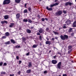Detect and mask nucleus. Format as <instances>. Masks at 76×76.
Here are the masks:
<instances>
[{"mask_svg":"<svg viewBox=\"0 0 76 76\" xmlns=\"http://www.w3.org/2000/svg\"><path fill=\"white\" fill-rule=\"evenodd\" d=\"M55 39H58V37H55Z\"/></svg>","mask_w":76,"mask_h":76,"instance_id":"obj_60","label":"nucleus"},{"mask_svg":"<svg viewBox=\"0 0 76 76\" xmlns=\"http://www.w3.org/2000/svg\"><path fill=\"white\" fill-rule=\"evenodd\" d=\"M68 48L69 49H71V48H72V46L71 45L69 46Z\"/></svg>","mask_w":76,"mask_h":76,"instance_id":"obj_35","label":"nucleus"},{"mask_svg":"<svg viewBox=\"0 0 76 76\" xmlns=\"http://www.w3.org/2000/svg\"><path fill=\"white\" fill-rule=\"evenodd\" d=\"M30 53V52H28L27 53V54H26V55L27 56H29V54Z\"/></svg>","mask_w":76,"mask_h":76,"instance_id":"obj_46","label":"nucleus"},{"mask_svg":"<svg viewBox=\"0 0 76 76\" xmlns=\"http://www.w3.org/2000/svg\"><path fill=\"white\" fill-rule=\"evenodd\" d=\"M1 74L2 75H4L5 74H6V72H1Z\"/></svg>","mask_w":76,"mask_h":76,"instance_id":"obj_30","label":"nucleus"},{"mask_svg":"<svg viewBox=\"0 0 76 76\" xmlns=\"http://www.w3.org/2000/svg\"><path fill=\"white\" fill-rule=\"evenodd\" d=\"M21 0H15V2L16 3H19L20 2Z\"/></svg>","mask_w":76,"mask_h":76,"instance_id":"obj_19","label":"nucleus"},{"mask_svg":"<svg viewBox=\"0 0 76 76\" xmlns=\"http://www.w3.org/2000/svg\"><path fill=\"white\" fill-rule=\"evenodd\" d=\"M14 25H15V24L14 23H11V25H10V28H12V27H13Z\"/></svg>","mask_w":76,"mask_h":76,"instance_id":"obj_20","label":"nucleus"},{"mask_svg":"<svg viewBox=\"0 0 76 76\" xmlns=\"http://www.w3.org/2000/svg\"><path fill=\"white\" fill-rule=\"evenodd\" d=\"M67 76V74H63L62 76Z\"/></svg>","mask_w":76,"mask_h":76,"instance_id":"obj_49","label":"nucleus"},{"mask_svg":"<svg viewBox=\"0 0 76 76\" xmlns=\"http://www.w3.org/2000/svg\"><path fill=\"white\" fill-rule=\"evenodd\" d=\"M52 63L54 64H56L57 63V61L56 60H53L52 61Z\"/></svg>","mask_w":76,"mask_h":76,"instance_id":"obj_8","label":"nucleus"},{"mask_svg":"<svg viewBox=\"0 0 76 76\" xmlns=\"http://www.w3.org/2000/svg\"><path fill=\"white\" fill-rule=\"evenodd\" d=\"M45 20H47V21H48V18H45Z\"/></svg>","mask_w":76,"mask_h":76,"instance_id":"obj_58","label":"nucleus"},{"mask_svg":"<svg viewBox=\"0 0 76 76\" xmlns=\"http://www.w3.org/2000/svg\"><path fill=\"white\" fill-rule=\"evenodd\" d=\"M50 6V7H53V6H55L54 4H53L51 5Z\"/></svg>","mask_w":76,"mask_h":76,"instance_id":"obj_33","label":"nucleus"},{"mask_svg":"<svg viewBox=\"0 0 76 76\" xmlns=\"http://www.w3.org/2000/svg\"><path fill=\"white\" fill-rule=\"evenodd\" d=\"M26 5H27V4H26L25 5H24V7H26Z\"/></svg>","mask_w":76,"mask_h":76,"instance_id":"obj_56","label":"nucleus"},{"mask_svg":"<svg viewBox=\"0 0 76 76\" xmlns=\"http://www.w3.org/2000/svg\"><path fill=\"white\" fill-rule=\"evenodd\" d=\"M62 28H64V29H65V28H67V27L64 26H62Z\"/></svg>","mask_w":76,"mask_h":76,"instance_id":"obj_41","label":"nucleus"},{"mask_svg":"<svg viewBox=\"0 0 76 76\" xmlns=\"http://www.w3.org/2000/svg\"><path fill=\"white\" fill-rule=\"evenodd\" d=\"M20 73H21V72H20V71H19V72H18V73L19 75H20Z\"/></svg>","mask_w":76,"mask_h":76,"instance_id":"obj_40","label":"nucleus"},{"mask_svg":"<svg viewBox=\"0 0 76 76\" xmlns=\"http://www.w3.org/2000/svg\"><path fill=\"white\" fill-rule=\"evenodd\" d=\"M46 31H49V28L48 27L46 28Z\"/></svg>","mask_w":76,"mask_h":76,"instance_id":"obj_38","label":"nucleus"},{"mask_svg":"<svg viewBox=\"0 0 76 76\" xmlns=\"http://www.w3.org/2000/svg\"><path fill=\"white\" fill-rule=\"evenodd\" d=\"M14 75H15L12 74H10V76H14Z\"/></svg>","mask_w":76,"mask_h":76,"instance_id":"obj_52","label":"nucleus"},{"mask_svg":"<svg viewBox=\"0 0 76 76\" xmlns=\"http://www.w3.org/2000/svg\"><path fill=\"white\" fill-rule=\"evenodd\" d=\"M56 57H57V56H53V58H56Z\"/></svg>","mask_w":76,"mask_h":76,"instance_id":"obj_59","label":"nucleus"},{"mask_svg":"<svg viewBox=\"0 0 76 76\" xmlns=\"http://www.w3.org/2000/svg\"><path fill=\"white\" fill-rule=\"evenodd\" d=\"M5 44L6 45H8V44H10V41H8L5 42Z\"/></svg>","mask_w":76,"mask_h":76,"instance_id":"obj_23","label":"nucleus"},{"mask_svg":"<svg viewBox=\"0 0 76 76\" xmlns=\"http://www.w3.org/2000/svg\"><path fill=\"white\" fill-rule=\"evenodd\" d=\"M72 4H73V3H71L70 2H67L65 3V6H71Z\"/></svg>","mask_w":76,"mask_h":76,"instance_id":"obj_5","label":"nucleus"},{"mask_svg":"<svg viewBox=\"0 0 76 76\" xmlns=\"http://www.w3.org/2000/svg\"><path fill=\"white\" fill-rule=\"evenodd\" d=\"M28 12V10H27V9H25L24 11V13H27Z\"/></svg>","mask_w":76,"mask_h":76,"instance_id":"obj_29","label":"nucleus"},{"mask_svg":"<svg viewBox=\"0 0 76 76\" xmlns=\"http://www.w3.org/2000/svg\"><path fill=\"white\" fill-rule=\"evenodd\" d=\"M63 12L64 13H65V14H66L67 13V11L65 10H64L63 11Z\"/></svg>","mask_w":76,"mask_h":76,"instance_id":"obj_37","label":"nucleus"},{"mask_svg":"<svg viewBox=\"0 0 76 76\" xmlns=\"http://www.w3.org/2000/svg\"><path fill=\"white\" fill-rule=\"evenodd\" d=\"M61 29H62V28H61V27H59V30H60Z\"/></svg>","mask_w":76,"mask_h":76,"instance_id":"obj_57","label":"nucleus"},{"mask_svg":"<svg viewBox=\"0 0 76 76\" xmlns=\"http://www.w3.org/2000/svg\"><path fill=\"white\" fill-rule=\"evenodd\" d=\"M46 39H47V41H49V39H48V38H46Z\"/></svg>","mask_w":76,"mask_h":76,"instance_id":"obj_61","label":"nucleus"},{"mask_svg":"<svg viewBox=\"0 0 76 76\" xmlns=\"http://www.w3.org/2000/svg\"><path fill=\"white\" fill-rule=\"evenodd\" d=\"M23 41L25 42L26 41V38L25 37H23L22 38Z\"/></svg>","mask_w":76,"mask_h":76,"instance_id":"obj_25","label":"nucleus"},{"mask_svg":"<svg viewBox=\"0 0 76 76\" xmlns=\"http://www.w3.org/2000/svg\"><path fill=\"white\" fill-rule=\"evenodd\" d=\"M5 35L7 37H8L10 36V33L8 32H7L5 33Z\"/></svg>","mask_w":76,"mask_h":76,"instance_id":"obj_16","label":"nucleus"},{"mask_svg":"<svg viewBox=\"0 0 76 76\" xmlns=\"http://www.w3.org/2000/svg\"><path fill=\"white\" fill-rule=\"evenodd\" d=\"M48 6H47L46 7V9L47 10H49V11H51L53 10V8L51 7L48 8Z\"/></svg>","mask_w":76,"mask_h":76,"instance_id":"obj_9","label":"nucleus"},{"mask_svg":"<svg viewBox=\"0 0 76 76\" xmlns=\"http://www.w3.org/2000/svg\"><path fill=\"white\" fill-rule=\"evenodd\" d=\"M26 31L28 34H31V30L28 29H26Z\"/></svg>","mask_w":76,"mask_h":76,"instance_id":"obj_12","label":"nucleus"},{"mask_svg":"<svg viewBox=\"0 0 76 76\" xmlns=\"http://www.w3.org/2000/svg\"><path fill=\"white\" fill-rule=\"evenodd\" d=\"M28 67H32V62H28Z\"/></svg>","mask_w":76,"mask_h":76,"instance_id":"obj_11","label":"nucleus"},{"mask_svg":"<svg viewBox=\"0 0 76 76\" xmlns=\"http://www.w3.org/2000/svg\"><path fill=\"white\" fill-rule=\"evenodd\" d=\"M45 44H47V45L48 44L49 45H50L51 44V41H47L46 42Z\"/></svg>","mask_w":76,"mask_h":76,"instance_id":"obj_7","label":"nucleus"},{"mask_svg":"<svg viewBox=\"0 0 76 76\" xmlns=\"http://www.w3.org/2000/svg\"><path fill=\"white\" fill-rule=\"evenodd\" d=\"M19 64H21V63H22V61H19Z\"/></svg>","mask_w":76,"mask_h":76,"instance_id":"obj_47","label":"nucleus"},{"mask_svg":"<svg viewBox=\"0 0 76 76\" xmlns=\"http://www.w3.org/2000/svg\"><path fill=\"white\" fill-rule=\"evenodd\" d=\"M47 73V71H44V74H45V73Z\"/></svg>","mask_w":76,"mask_h":76,"instance_id":"obj_48","label":"nucleus"},{"mask_svg":"<svg viewBox=\"0 0 76 76\" xmlns=\"http://www.w3.org/2000/svg\"><path fill=\"white\" fill-rule=\"evenodd\" d=\"M28 22H29V23H32V20H31L30 19H28Z\"/></svg>","mask_w":76,"mask_h":76,"instance_id":"obj_28","label":"nucleus"},{"mask_svg":"<svg viewBox=\"0 0 76 76\" xmlns=\"http://www.w3.org/2000/svg\"><path fill=\"white\" fill-rule=\"evenodd\" d=\"M39 39H40L41 40L42 39V36H40Z\"/></svg>","mask_w":76,"mask_h":76,"instance_id":"obj_43","label":"nucleus"},{"mask_svg":"<svg viewBox=\"0 0 76 76\" xmlns=\"http://www.w3.org/2000/svg\"><path fill=\"white\" fill-rule=\"evenodd\" d=\"M73 27H76V21H75L74 22L73 25H72Z\"/></svg>","mask_w":76,"mask_h":76,"instance_id":"obj_15","label":"nucleus"},{"mask_svg":"<svg viewBox=\"0 0 76 76\" xmlns=\"http://www.w3.org/2000/svg\"><path fill=\"white\" fill-rule=\"evenodd\" d=\"M61 62H60L58 63L57 65V67L59 69H61Z\"/></svg>","mask_w":76,"mask_h":76,"instance_id":"obj_4","label":"nucleus"},{"mask_svg":"<svg viewBox=\"0 0 76 76\" xmlns=\"http://www.w3.org/2000/svg\"><path fill=\"white\" fill-rule=\"evenodd\" d=\"M10 41L12 43H13V44H15V43H16V42H15L13 39H11Z\"/></svg>","mask_w":76,"mask_h":76,"instance_id":"obj_14","label":"nucleus"},{"mask_svg":"<svg viewBox=\"0 0 76 76\" xmlns=\"http://www.w3.org/2000/svg\"><path fill=\"white\" fill-rule=\"evenodd\" d=\"M73 28H70L68 30L69 32H72L73 31Z\"/></svg>","mask_w":76,"mask_h":76,"instance_id":"obj_22","label":"nucleus"},{"mask_svg":"<svg viewBox=\"0 0 76 76\" xmlns=\"http://www.w3.org/2000/svg\"><path fill=\"white\" fill-rule=\"evenodd\" d=\"M53 33L55 34V35H57L58 34H59V33L58 32H54V31H53Z\"/></svg>","mask_w":76,"mask_h":76,"instance_id":"obj_26","label":"nucleus"},{"mask_svg":"<svg viewBox=\"0 0 76 76\" xmlns=\"http://www.w3.org/2000/svg\"><path fill=\"white\" fill-rule=\"evenodd\" d=\"M66 23L67 25H69V24H70V23H71V21H70V20H67L66 21Z\"/></svg>","mask_w":76,"mask_h":76,"instance_id":"obj_13","label":"nucleus"},{"mask_svg":"<svg viewBox=\"0 0 76 76\" xmlns=\"http://www.w3.org/2000/svg\"><path fill=\"white\" fill-rule=\"evenodd\" d=\"M31 72V69H28L26 71V73H30Z\"/></svg>","mask_w":76,"mask_h":76,"instance_id":"obj_21","label":"nucleus"},{"mask_svg":"<svg viewBox=\"0 0 76 76\" xmlns=\"http://www.w3.org/2000/svg\"><path fill=\"white\" fill-rule=\"evenodd\" d=\"M9 16L8 15H6L4 16V19H8L9 18Z\"/></svg>","mask_w":76,"mask_h":76,"instance_id":"obj_17","label":"nucleus"},{"mask_svg":"<svg viewBox=\"0 0 76 76\" xmlns=\"http://www.w3.org/2000/svg\"><path fill=\"white\" fill-rule=\"evenodd\" d=\"M57 54H60V55H61V53H60L58 52L57 53Z\"/></svg>","mask_w":76,"mask_h":76,"instance_id":"obj_54","label":"nucleus"},{"mask_svg":"<svg viewBox=\"0 0 76 76\" xmlns=\"http://www.w3.org/2000/svg\"><path fill=\"white\" fill-rule=\"evenodd\" d=\"M20 18V14L18 13L16 15V19H19Z\"/></svg>","mask_w":76,"mask_h":76,"instance_id":"obj_10","label":"nucleus"},{"mask_svg":"<svg viewBox=\"0 0 76 76\" xmlns=\"http://www.w3.org/2000/svg\"><path fill=\"white\" fill-rule=\"evenodd\" d=\"M63 25V26H66V24H64V25Z\"/></svg>","mask_w":76,"mask_h":76,"instance_id":"obj_63","label":"nucleus"},{"mask_svg":"<svg viewBox=\"0 0 76 76\" xmlns=\"http://www.w3.org/2000/svg\"><path fill=\"white\" fill-rule=\"evenodd\" d=\"M20 46L17 45L15 47V48H20Z\"/></svg>","mask_w":76,"mask_h":76,"instance_id":"obj_31","label":"nucleus"},{"mask_svg":"<svg viewBox=\"0 0 76 76\" xmlns=\"http://www.w3.org/2000/svg\"><path fill=\"white\" fill-rule=\"evenodd\" d=\"M40 33H39V32H38L37 33V35H40Z\"/></svg>","mask_w":76,"mask_h":76,"instance_id":"obj_42","label":"nucleus"},{"mask_svg":"<svg viewBox=\"0 0 76 76\" xmlns=\"http://www.w3.org/2000/svg\"><path fill=\"white\" fill-rule=\"evenodd\" d=\"M4 66H6V65H7V64L6 63H4Z\"/></svg>","mask_w":76,"mask_h":76,"instance_id":"obj_50","label":"nucleus"},{"mask_svg":"<svg viewBox=\"0 0 76 76\" xmlns=\"http://www.w3.org/2000/svg\"><path fill=\"white\" fill-rule=\"evenodd\" d=\"M69 37L66 35H61L60 36V38L62 40H65L66 39H68Z\"/></svg>","mask_w":76,"mask_h":76,"instance_id":"obj_1","label":"nucleus"},{"mask_svg":"<svg viewBox=\"0 0 76 76\" xmlns=\"http://www.w3.org/2000/svg\"><path fill=\"white\" fill-rule=\"evenodd\" d=\"M31 29H34V27H31Z\"/></svg>","mask_w":76,"mask_h":76,"instance_id":"obj_62","label":"nucleus"},{"mask_svg":"<svg viewBox=\"0 0 76 76\" xmlns=\"http://www.w3.org/2000/svg\"><path fill=\"white\" fill-rule=\"evenodd\" d=\"M41 20L42 21H44L45 20V19L43 18H42Z\"/></svg>","mask_w":76,"mask_h":76,"instance_id":"obj_45","label":"nucleus"},{"mask_svg":"<svg viewBox=\"0 0 76 76\" xmlns=\"http://www.w3.org/2000/svg\"><path fill=\"white\" fill-rule=\"evenodd\" d=\"M58 4H59V3H56L55 4H54V6H56L58 5Z\"/></svg>","mask_w":76,"mask_h":76,"instance_id":"obj_32","label":"nucleus"},{"mask_svg":"<svg viewBox=\"0 0 76 76\" xmlns=\"http://www.w3.org/2000/svg\"><path fill=\"white\" fill-rule=\"evenodd\" d=\"M39 33H42L44 32V29L42 28H40L39 30Z\"/></svg>","mask_w":76,"mask_h":76,"instance_id":"obj_6","label":"nucleus"},{"mask_svg":"<svg viewBox=\"0 0 76 76\" xmlns=\"http://www.w3.org/2000/svg\"><path fill=\"white\" fill-rule=\"evenodd\" d=\"M37 46H38V45H33V48H37Z\"/></svg>","mask_w":76,"mask_h":76,"instance_id":"obj_24","label":"nucleus"},{"mask_svg":"<svg viewBox=\"0 0 76 76\" xmlns=\"http://www.w3.org/2000/svg\"><path fill=\"white\" fill-rule=\"evenodd\" d=\"M1 23L2 24H3L4 23H7V21H6V20L1 21Z\"/></svg>","mask_w":76,"mask_h":76,"instance_id":"obj_18","label":"nucleus"},{"mask_svg":"<svg viewBox=\"0 0 76 76\" xmlns=\"http://www.w3.org/2000/svg\"><path fill=\"white\" fill-rule=\"evenodd\" d=\"M16 59H17V60H19V56H16Z\"/></svg>","mask_w":76,"mask_h":76,"instance_id":"obj_44","label":"nucleus"},{"mask_svg":"<svg viewBox=\"0 0 76 76\" xmlns=\"http://www.w3.org/2000/svg\"><path fill=\"white\" fill-rule=\"evenodd\" d=\"M54 39H55L54 38H52V41H54Z\"/></svg>","mask_w":76,"mask_h":76,"instance_id":"obj_55","label":"nucleus"},{"mask_svg":"<svg viewBox=\"0 0 76 76\" xmlns=\"http://www.w3.org/2000/svg\"><path fill=\"white\" fill-rule=\"evenodd\" d=\"M6 37V36H3L2 37V38L3 39H5V38H6V37Z\"/></svg>","mask_w":76,"mask_h":76,"instance_id":"obj_34","label":"nucleus"},{"mask_svg":"<svg viewBox=\"0 0 76 76\" xmlns=\"http://www.w3.org/2000/svg\"><path fill=\"white\" fill-rule=\"evenodd\" d=\"M28 9L29 11V12H30V11H31V7H29L28 8Z\"/></svg>","mask_w":76,"mask_h":76,"instance_id":"obj_36","label":"nucleus"},{"mask_svg":"<svg viewBox=\"0 0 76 76\" xmlns=\"http://www.w3.org/2000/svg\"><path fill=\"white\" fill-rule=\"evenodd\" d=\"M71 36H73V35H74V33H71Z\"/></svg>","mask_w":76,"mask_h":76,"instance_id":"obj_51","label":"nucleus"},{"mask_svg":"<svg viewBox=\"0 0 76 76\" xmlns=\"http://www.w3.org/2000/svg\"><path fill=\"white\" fill-rule=\"evenodd\" d=\"M62 13L63 12L61 10H60L56 12V15H57V16H60V15H61Z\"/></svg>","mask_w":76,"mask_h":76,"instance_id":"obj_3","label":"nucleus"},{"mask_svg":"<svg viewBox=\"0 0 76 76\" xmlns=\"http://www.w3.org/2000/svg\"><path fill=\"white\" fill-rule=\"evenodd\" d=\"M10 3V0H4L3 3V4H8Z\"/></svg>","mask_w":76,"mask_h":76,"instance_id":"obj_2","label":"nucleus"},{"mask_svg":"<svg viewBox=\"0 0 76 76\" xmlns=\"http://www.w3.org/2000/svg\"><path fill=\"white\" fill-rule=\"evenodd\" d=\"M24 43H25V44H26V42H24Z\"/></svg>","mask_w":76,"mask_h":76,"instance_id":"obj_64","label":"nucleus"},{"mask_svg":"<svg viewBox=\"0 0 76 76\" xmlns=\"http://www.w3.org/2000/svg\"><path fill=\"white\" fill-rule=\"evenodd\" d=\"M37 17L39 18H40V15H37Z\"/></svg>","mask_w":76,"mask_h":76,"instance_id":"obj_53","label":"nucleus"},{"mask_svg":"<svg viewBox=\"0 0 76 76\" xmlns=\"http://www.w3.org/2000/svg\"><path fill=\"white\" fill-rule=\"evenodd\" d=\"M3 62H0V66H1L2 65H3Z\"/></svg>","mask_w":76,"mask_h":76,"instance_id":"obj_39","label":"nucleus"},{"mask_svg":"<svg viewBox=\"0 0 76 76\" xmlns=\"http://www.w3.org/2000/svg\"><path fill=\"white\" fill-rule=\"evenodd\" d=\"M28 21V20H27V19H24L23 20V22H27Z\"/></svg>","mask_w":76,"mask_h":76,"instance_id":"obj_27","label":"nucleus"}]
</instances>
